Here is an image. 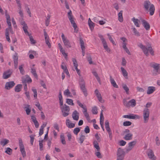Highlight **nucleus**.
Instances as JSON below:
<instances>
[{
  "label": "nucleus",
  "mask_w": 160,
  "mask_h": 160,
  "mask_svg": "<svg viewBox=\"0 0 160 160\" xmlns=\"http://www.w3.org/2000/svg\"><path fill=\"white\" fill-rule=\"evenodd\" d=\"M78 81L81 89L83 92L84 96L85 97L87 96L88 94L85 88V82L84 79L82 77H80L79 78Z\"/></svg>",
  "instance_id": "1"
},
{
  "label": "nucleus",
  "mask_w": 160,
  "mask_h": 160,
  "mask_svg": "<svg viewBox=\"0 0 160 160\" xmlns=\"http://www.w3.org/2000/svg\"><path fill=\"white\" fill-rule=\"evenodd\" d=\"M9 142L8 140L6 139H4L0 141V144L3 146H4Z\"/></svg>",
  "instance_id": "27"
},
{
  "label": "nucleus",
  "mask_w": 160,
  "mask_h": 160,
  "mask_svg": "<svg viewBox=\"0 0 160 160\" xmlns=\"http://www.w3.org/2000/svg\"><path fill=\"white\" fill-rule=\"evenodd\" d=\"M60 139L63 145L66 144V141L64 135L62 134L60 135Z\"/></svg>",
  "instance_id": "35"
},
{
  "label": "nucleus",
  "mask_w": 160,
  "mask_h": 160,
  "mask_svg": "<svg viewBox=\"0 0 160 160\" xmlns=\"http://www.w3.org/2000/svg\"><path fill=\"white\" fill-rule=\"evenodd\" d=\"M123 88L127 94H129V88L126 85H124L123 86Z\"/></svg>",
  "instance_id": "46"
},
{
  "label": "nucleus",
  "mask_w": 160,
  "mask_h": 160,
  "mask_svg": "<svg viewBox=\"0 0 160 160\" xmlns=\"http://www.w3.org/2000/svg\"><path fill=\"white\" fill-rule=\"evenodd\" d=\"M147 154L148 158L153 160H155L156 159V157L154 155L153 151L151 149L148 150Z\"/></svg>",
  "instance_id": "11"
},
{
  "label": "nucleus",
  "mask_w": 160,
  "mask_h": 160,
  "mask_svg": "<svg viewBox=\"0 0 160 160\" xmlns=\"http://www.w3.org/2000/svg\"><path fill=\"white\" fill-rule=\"evenodd\" d=\"M88 24L91 30L92 31L93 30L94 27V23L92 22H89L88 23Z\"/></svg>",
  "instance_id": "45"
},
{
  "label": "nucleus",
  "mask_w": 160,
  "mask_h": 160,
  "mask_svg": "<svg viewBox=\"0 0 160 160\" xmlns=\"http://www.w3.org/2000/svg\"><path fill=\"white\" fill-rule=\"evenodd\" d=\"M45 42L46 44L48 46V47L49 48H51V43L49 42V39H47L45 40Z\"/></svg>",
  "instance_id": "57"
},
{
  "label": "nucleus",
  "mask_w": 160,
  "mask_h": 160,
  "mask_svg": "<svg viewBox=\"0 0 160 160\" xmlns=\"http://www.w3.org/2000/svg\"><path fill=\"white\" fill-rule=\"evenodd\" d=\"M79 113L76 110L74 111L72 114L73 119L75 120L78 121L79 119Z\"/></svg>",
  "instance_id": "15"
},
{
  "label": "nucleus",
  "mask_w": 160,
  "mask_h": 160,
  "mask_svg": "<svg viewBox=\"0 0 160 160\" xmlns=\"http://www.w3.org/2000/svg\"><path fill=\"white\" fill-rule=\"evenodd\" d=\"M5 152L8 155H10L12 153V150L9 148H7Z\"/></svg>",
  "instance_id": "36"
},
{
  "label": "nucleus",
  "mask_w": 160,
  "mask_h": 160,
  "mask_svg": "<svg viewBox=\"0 0 160 160\" xmlns=\"http://www.w3.org/2000/svg\"><path fill=\"white\" fill-rule=\"evenodd\" d=\"M68 15L69 19L73 27L74 30L76 31V32H77L78 31V30L77 29V27L75 21L73 20V17L72 15V11L71 10H70L69 12H68Z\"/></svg>",
  "instance_id": "5"
},
{
  "label": "nucleus",
  "mask_w": 160,
  "mask_h": 160,
  "mask_svg": "<svg viewBox=\"0 0 160 160\" xmlns=\"http://www.w3.org/2000/svg\"><path fill=\"white\" fill-rule=\"evenodd\" d=\"M61 109L62 115L64 117H66L68 115L70 110V108L68 106L65 104L64 106L61 107Z\"/></svg>",
  "instance_id": "6"
},
{
  "label": "nucleus",
  "mask_w": 160,
  "mask_h": 160,
  "mask_svg": "<svg viewBox=\"0 0 160 160\" xmlns=\"http://www.w3.org/2000/svg\"><path fill=\"white\" fill-rule=\"evenodd\" d=\"M39 145L40 147V151L43 150V145L42 144L43 140L39 141Z\"/></svg>",
  "instance_id": "51"
},
{
  "label": "nucleus",
  "mask_w": 160,
  "mask_h": 160,
  "mask_svg": "<svg viewBox=\"0 0 160 160\" xmlns=\"http://www.w3.org/2000/svg\"><path fill=\"white\" fill-rule=\"evenodd\" d=\"M70 92L68 89H67L65 90L64 92V94L65 95H66L67 96H69L70 94Z\"/></svg>",
  "instance_id": "55"
},
{
  "label": "nucleus",
  "mask_w": 160,
  "mask_h": 160,
  "mask_svg": "<svg viewBox=\"0 0 160 160\" xmlns=\"http://www.w3.org/2000/svg\"><path fill=\"white\" fill-rule=\"evenodd\" d=\"M110 81L111 84L114 87L116 88H118V86L117 84L115 81L114 79L112 78L111 76H110Z\"/></svg>",
  "instance_id": "22"
},
{
  "label": "nucleus",
  "mask_w": 160,
  "mask_h": 160,
  "mask_svg": "<svg viewBox=\"0 0 160 160\" xmlns=\"http://www.w3.org/2000/svg\"><path fill=\"white\" fill-rule=\"evenodd\" d=\"M80 41L81 49H85L84 42L82 38H80Z\"/></svg>",
  "instance_id": "34"
},
{
  "label": "nucleus",
  "mask_w": 160,
  "mask_h": 160,
  "mask_svg": "<svg viewBox=\"0 0 160 160\" xmlns=\"http://www.w3.org/2000/svg\"><path fill=\"white\" fill-rule=\"evenodd\" d=\"M31 72L34 75L35 78L36 79H38V76L36 73V69L34 68H31Z\"/></svg>",
  "instance_id": "25"
},
{
  "label": "nucleus",
  "mask_w": 160,
  "mask_h": 160,
  "mask_svg": "<svg viewBox=\"0 0 160 160\" xmlns=\"http://www.w3.org/2000/svg\"><path fill=\"white\" fill-rule=\"evenodd\" d=\"M30 40L32 44H35L36 43L35 41L33 39V38L32 36H30L29 37Z\"/></svg>",
  "instance_id": "63"
},
{
  "label": "nucleus",
  "mask_w": 160,
  "mask_h": 160,
  "mask_svg": "<svg viewBox=\"0 0 160 160\" xmlns=\"http://www.w3.org/2000/svg\"><path fill=\"white\" fill-rule=\"evenodd\" d=\"M152 105V103L151 102H148L146 105L145 108H150Z\"/></svg>",
  "instance_id": "56"
},
{
  "label": "nucleus",
  "mask_w": 160,
  "mask_h": 160,
  "mask_svg": "<svg viewBox=\"0 0 160 160\" xmlns=\"http://www.w3.org/2000/svg\"><path fill=\"white\" fill-rule=\"evenodd\" d=\"M22 28H23V29L24 31V33H25V34H27L28 35H29V33L27 30V29L28 28V26H26L23 27Z\"/></svg>",
  "instance_id": "42"
},
{
  "label": "nucleus",
  "mask_w": 160,
  "mask_h": 160,
  "mask_svg": "<svg viewBox=\"0 0 160 160\" xmlns=\"http://www.w3.org/2000/svg\"><path fill=\"white\" fill-rule=\"evenodd\" d=\"M84 131L86 133H89L90 132V129L88 126H86L84 129Z\"/></svg>",
  "instance_id": "61"
},
{
  "label": "nucleus",
  "mask_w": 160,
  "mask_h": 160,
  "mask_svg": "<svg viewBox=\"0 0 160 160\" xmlns=\"http://www.w3.org/2000/svg\"><path fill=\"white\" fill-rule=\"evenodd\" d=\"M25 7L26 10L27 11V13L31 17V13L29 8L28 7L27 5H25Z\"/></svg>",
  "instance_id": "52"
},
{
  "label": "nucleus",
  "mask_w": 160,
  "mask_h": 160,
  "mask_svg": "<svg viewBox=\"0 0 160 160\" xmlns=\"http://www.w3.org/2000/svg\"><path fill=\"white\" fill-rule=\"evenodd\" d=\"M122 11H121L118 13V20L120 22H122L123 21L122 17Z\"/></svg>",
  "instance_id": "24"
},
{
  "label": "nucleus",
  "mask_w": 160,
  "mask_h": 160,
  "mask_svg": "<svg viewBox=\"0 0 160 160\" xmlns=\"http://www.w3.org/2000/svg\"><path fill=\"white\" fill-rule=\"evenodd\" d=\"M123 102L124 105L127 108L133 107L136 105V101L134 99H132L127 102L126 99H124L123 100Z\"/></svg>",
  "instance_id": "2"
},
{
  "label": "nucleus",
  "mask_w": 160,
  "mask_h": 160,
  "mask_svg": "<svg viewBox=\"0 0 160 160\" xmlns=\"http://www.w3.org/2000/svg\"><path fill=\"white\" fill-rule=\"evenodd\" d=\"M80 131V129L79 128H75L74 129L73 133L77 135Z\"/></svg>",
  "instance_id": "50"
},
{
  "label": "nucleus",
  "mask_w": 160,
  "mask_h": 160,
  "mask_svg": "<svg viewBox=\"0 0 160 160\" xmlns=\"http://www.w3.org/2000/svg\"><path fill=\"white\" fill-rule=\"evenodd\" d=\"M22 88V85L21 84H18L15 86V92H19L20 91L21 89Z\"/></svg>",
  "instance_id": "29"
},
{
  "label": "nucleus",
  "mask_w": 160,
  "mask_h": 160,
  "mask_svg": "<svg viewBox=\"0 0 160 160\" xmlns=\"http://www.w3.org/2000/svg\"><path fill=\"white\" fill-rule=\"evenodd\" d=\"M66 102L70 105H73L74 103L73 102V101L72 99H66Z\"/></svg>",
  "instance_id": "39"
},
{
  "label": "nucleus",
  "mask_w": 160,
  "mask_h": 160,
  "mask_svg": "<svg viewBox=\"0 0 160 160\" xmlns=\"http://www.w3.org/2000/svg\"><path fill=\"white\" fill-rule=\"evenodd\" d=\"M15 85V83L13 81L7 82L5 85V88L9 90L12 88Z\"/></svg>",
  "instance_id": "14"
},
{
  "label": "nucleus",
  "mask_w": 160,
  "mask_h": 160,
  "mask_svg": "<svg viewBox=\"0 0 160 160\" xmlns=\"http://www.w3.org/2000/svg\"><path fill=\"white\" fill-rule=\"evenodd\" d=\"M61 68L63 70H65L66 69H67V68L66 66L65 65V64L64 62H63L62 63V64L61 65Z\"/></svg>",
  "instance_id": "59"
},
{
  "label": "nucleus",
  "mask_w": 160,
  "mask_h": 160,
  "mask_svg": "<svg viewBox=\"0 0 160 160\" xmlns=\"http://www.w3.org/2000/svg\"><path fill=\"white\" fill-rule=\"evenodd\" d=\"M141 22L142 25L146 30H148L150 29V24L147 21L142 19L141 20Z\"/></svg>",
  "instance_id": "12"
},
{
  "label": "nucleus",
  "mask_w": 160,
  "mask_h": 160,
  "mask_svg": "<svg viewBox=\"0 0 160 160\" xmlns=\"http://www.w3.org/2000/svg\"><path fill=\"white\" fill-rule=\"evenodd\" d=\"M19 145L20 148V151L23 157L26 156V152L25 150L24 146L23 144L21 138L19 139Z\"/></svg>",
  "instance_id": "10"
},
{
  "label": "nucleus",
  "mask_w": 160,
  "mask_h": 160,
  "mask_svg": "<svg viewBox=\"0 0 160 160\" xmlns=\"http://www.w3.org/2000/svg\"><path fill=\"white\" fill-rule=\"evenodd\" d=\"M5 36L8 41V42H11V40L9 38V32H8L7 29L5 30Z\"/></svg>",
  "instance_id": "31"
},
{
  "label": "nucleus",
  "mask_w": 160,
  "mask_h": 160,
  "mask_svg": "<svg viewBox=\"0 0 160 160\" xmlns=\"http://www.w3.org/2000/svg\"><path fill=\"white\" fill-rule=\"evenodd\" d=\"M107 35L108 37L109 40L112 43V44L113 45H116L115 42L113 40V39L111 37V36L109 34H107Z\"/></svg>",
  "instance_id": "49"
},
{
  "label": "nucleus",
  "mask_w": 160,
  "mask_h": 160,
  "mask_svg": "<svg viewBox=\"0 0 160 160\" xmlns=\"http://www.w3.org/2000/svg\"><path fill=\"white\" fill-rule=\"evenodd\" d=\"M65 46L67 48H69L71 47V45L68 39H66L63 41Z\"/></svg>",
  "instance_id": "20"
},
{
  "label": "nucleus",
  "mask_w": 160,
  "mask_h": 160,
  "mask_svg": "<svg viewBox=\"0 0 160 160\" xmlns=\"http://www.w3.org/2000/svg\"><path fill=\"white\" fill-rule=\"evenodd\" d=\"M12 72L8 70L4 72L3 74V78L4 79H6L10 77L11 75Z\"/></svg>",
  "instance_id": "18"
},
{
  "label": "nucleus",
  "mask_w": 160,
  "mask_h": 160,
  "mask_svg": "<svg viewBox=\"0 0 160 160\" xmlns=\"http://www.w3.org/2000/svg\"><path fill=\"white\" fill-rule=\"evenodd\" d=\"M151 4H151L150 2L149 1H146L144 2L143 5L144 8L146 11L148 12L149 7V6L150 7Z\"/></svg>",
  "instance_id": "17"
},
{
  "label": "nucleus",
  "mask_w": 160,
  "mask_h": 160,
  "mask_svg": "<svg viewBox=\"0 0 160 160\" xmlns=\"http://www.w3.org/2000/svg\"><path fill=\"white\" fill-rule=\"evenodd\" d=\"M121 69L123 76L125 77H127L128 74L126 70L122 67H121Z\"/></svg>",
  "instance_id": "30"
},
{
  "label": "nucleus",
  "mask_w": 160,
  "mask_h": 160,
  "mask_svg": "<svg viewBox=\"0 0 160 160\" xmlns=\"http://www.w3.org/2000/svg\"><path fill=\"white\" fill-rule=\"evenodd\" d=\"M83 113V114H84V115L85 117L86 118L88 122H89L90 120V118L89 114L87 112H84V113Z\"/></svg>",
  "instance_id": "48"
},
{
  "label": "nucleus",
  "mask_w": 160,
  "mask_h": 160,
  "mask_svg": "<svg viewBox=\"0 0 160 160\" xmlns=\"http://www.w3.org/2000/svg\"><path fill=\"white\" fill-rule=\"evenodd\" d=\"M32 91H33L34 93V97L35 99H36L37 97V90L34 88H32Z\"/></svg>",
  "instance_id": "40"
},
{
  "label": "nucleus",
  "mask_w": 160,
  "mask_h": 160,
  "mask_svg": "<svg viewBox=\"0 0 160 160\" xmlns=\"http://www.w3.org/2000/svg\"><path fill=\"white\" fill-rule=\"evenodd\" d=\"M133 30V31L134 33V35L137 36H139V32L137 31V30L135 28H132Z\"/></svg>",
  "instance_id": "53"
},
{
  "label": "nucleus",
  "mask_w": 160,
  "mask_h": 160,
  "mask_svg": "<svg viewBox=\"0 0 160 160\" xmlns=\"http://www.w3.org/2000/svg\"><path fill=\"white\" fill-rule=\"evenodd\" d=\"M155 141L156 145L158 146H159L160 144V142L158 137H156Z\"/></svg>",
  "instance_id": "64"
},
{
  "label": "nucleus",
  "mask_w": 160,
  "mask_h": 160,
  "mask_svg": "<svg viewBox=\"0 0 160 160\" xmlns=\"http://www.w3.org/2000/svg\"><path fill=\"white\" fill-rule=\"evenodd\" d=\"M35 135H31L30 136V143L32 145H33V142L34 139V136Z\"/></svg>",
  "instance_id": "44"
},
{
  "label": "nucleus",
  "mask_w": 160,
  "mask_h": 160,
  "mask_svg": "<svg viewBox=\"0 0 160 160\" xmlns=\"http://www.w3.org/2000/svg\"><path fill=\"white\" fill-rule=\"evenodd\" d=\"M93 144L94 147L97 150V151H100V148L98 145V142L96 140L94 141L93 142Z\"/></svg>",
  "instance_id": "26"
},
{
  "label": "nucleus",
  "mask_w": 160,
  "mask_h": 160,
  "mask_svg": "<svg viewBox=\"0 0 160 160\" xmlns=\"http://www.w3.org/2000/svg\"><path fill=\"white\" fill-rule=\"evenodd\" d=\"M132 134L129 133L126 134L124 137V138L126 140H131L132 139Z\"/></svg>",
  "instance_id": "28"
},
{
  "label": "nucleus",
  "mask_w": 160,
  "mask_h": 160,
  "mask_svg": "<svg viewBox=\"0 0 160 160\" xmlns=\"http://www.w3.org/2000/svg\"><path fill=\"white\" fill-rule=\"evenodd\" d=\"M132 124V122L129 121L124 122L123 123V125L124 126H130Z\"/></svg>",
  "instance_id": "37"
},
{
  "label": "nucleus",
  "mask_w": 160,
  "mask_h": 160,
  "mask_svg": "<svg viewBox=\"0 0 160 160\" xmlns=\"http://www.w3.org/2000/svg\"><path fill=\"white\" fill-rule=\"evenodd\" d=\"M149 115V110L147 108H144L142 111V116L144 123H147L148 122Z\"/></svg>",
  "instance_id": "3"
},
{
  "label": "nucleus",
  "mask_w": 160,
  "mask_h": 160,
  "mask_svg": "<svg viewBox=\"0 0 160 160\" xmlns=\"http://www.w3.org/2000/svg\"><path fill=\"white\" fill-rule=\"evenodd\" d=\"M141 48L142 49L144 54L147 56L148 55V51L152 55H153L154 54V51L151 47H148V48H147L141 44Z\"/></svg>",
  "instance_id": "4"
},
{
  "label": "nucleus",
  "mask_w": 160,
  "mask_h": 160,
  "mask_svg": "<svg viewBox=\"0 0 160 160\" xmlns=\"http://www.w3.org/2000/svg\"><path fill=\"white\" fill-rule=\"evenodd\" d=\"M92 113L94 114H96L98 113V111L96 107H94L92 109Z\"/></svg>",
  "instance_id": "58"
},
{
  "label": "nucleus",
  "mask_w": 160,
  "mask_h": 160,
  "mask_svg": "<svg viewBox=\"0 0 160 160\" xmlns=\"http://www.w3.org/2000/svg\"><path fill=\"white\" fill-rule=\"evenodd\" d=\"M132 20L134 22V24L137 27H139V25L138 23V22L139 21V20L137 19H136L134 18H133L132 19Z\"/></svg>",
  "instance_id": "32"
},
{
  "label": "nucleus",
  "mask_w": 160,
  "mask_h": 160,
  "mask_svg": "<svg viewBox=\"0 0 160 160\" xmlns=\"http://www.w3.org/2000/svg\"><path fill=\"white\" fill-rule=\"evenodd\" d=\"M156 90V88L153 86H149L147 90V94L148 95L151 94Z\"/></svg>",
  "instance_id": "13"
},
{
  "label": "nucleus",
  "mask_w": 160,
  "mask_h": 160,
  "mask_svg": "<svg viewBox=\"0 0 160 160\" xmlns=\"http://www.w3.org/2000/svg\"><path fill=\"white\" fill-rule=\"evenodd\" d=\"M155 10V8L154 5L153 4H152L149 9H148V11L149 12V14L150 15L152 16L153 15Z\"/></svg>",
  "instance_id": "19"
},
{
  "label": "nucleus",
  "mask_w": 160,
  "mask_h": 160,
  "mask_svg": "<svg viewBox=\"0 0 160 160\" xmlns=\"http://www.w3.org/2000/svg\"><path fill=\"white\" fill-rule=\"evenodd\" d=\"M24 109H25L27 114L28 115H29L31 111L30 105H27L26 106L24 107Z\"/></svg>",
  "instance_id": "23"
},
{
  "label": "nucleus",
  "mask_w": 160,
  "mask_h": 160,
  "mask_svg": "<svg viewBox=\"0 0 160 160\" xmlns=\"http://www.w3.org/2000/svg\"><path fill=\"white\" fill-rule=\"evenodd\" d=\"M150 66L153 68V75H157L160 67V64L154 62L151 63L150 64Z\"/></svg>",
  "instance_id": "8"
},
{
  "label": "nucleus",
  "mask_w": 160,
  "mask_h": 160,
  "mask_svg": "<svg viewBox=\"0 0 160 160\" xmlns=\"http://www.w3.org/2000/svg\"><path fill=\"white\" fill-rule=\"evenodd\" d=\"M125 153V152L123 149L120 148H119L117 151V160H123L124 158Z\"/></svg>",
  "instance_id": "9"
},
{
  "label": "nucleus",
  "mask_w": 160,
  "mask_h": 160,
  "mask_svg": "<svg viewBox=\"0 0 160 160\" xmlns=\"http://www.w3.org/2000/svg\"><path fill=\"white\" fill-rule=\"evenodd\" d=\"M85 139V136L83 135L80 136L79 138L80 143L81 144H82Z\"/></svg>",
  "instance_id": "41"
},
{
  "label": "nucleus",
  "mask_w": 160,
  "mask_h": 160,
  "mask_svg": "<svg viewBox=\"0 0 160 160\" xmlns=\"http://www.w3.org/2000/svg\"><path fill=\"white\" fill-rule=\"evenodd\" d=\"M23 65H22L21 66H19V69L20 73L22 75L24 74V71L23 68Z\"/></svg>",
  "instance_id": "38"
},
{
  "label": "nucleus",
  "mask_w": 160,
  "mask_h": 160,
  "mask_svg": "<svg viewBox=\"0 0 160 160\" xmlns=\"http://www.w3.org/2000/svg\"><path fill=\"white\" fill-rule=\"evenodd\" d=\"M95 155L98 158H101L102 157V156L100 152V151H97V152H95Z\"/></svg>",
  "instance_id": "47"
},
{
  "label": "nucleus",
  "mask_w": 160,
  "mask_h": 160,
  "mask_svg": "<svg viewBox=\"0 0 160 160\" xmlns=\"http://www.w3.org/2000/svg\"><path fill=\"white\" fill-rule=\"evenodd\" d=\"M44 35L45 37V39H49V37L48 35V34L47 33V32L45 29H44Z\"/></svg>",
  "instance_id": "54"
},
{
  "label": "nucleus",
  "mask_w": 160,
  "mask_h": 160,
  "mask_svg": "<svg viewBox=\"0 0 160 160\" xmlns=\"http://www.w3.org/2000/svg\"><path fill=\"white\" fill-rule=\"evenodd\" d=\"M13 60H14V66L15 68H17L18 67V58L17 56V55H15L14 57H13Z\"/></svg>",
  "instance_id": "21"
},
{
  "label": "nucleus",
  "mask_w": 160,
  "mask_h": 160,
  "mask_svg": "<svg viewBox=\"0 0 160 160\" xmlns=\"http://www.w3.org/2000/svg\"><path fill=\"white\" fill-rule=\"evenodd\" d=\"M135 144V142L134 141H132L131 142L128 143V146L133 148V147Z\"/></svg>",
  "instance_id": "62"
},
{
  "label": "nucleus",
  "mask_w": 160,
  "mask_h": 160,
  "mask_svg": "<svg viewBox=\"0 0 160 160\" xmlns=\"http://www.w3.org/2000/svg\"><path fill=\"white\" fill-rule=\"evenodd\" d=\"M92 73L93 74V75L95 76V77L97 79V80L98 81V82L99 83H100V78L98 76V74L97 73V72L95 71L92 72Z\"/></svg>",
  "instance_id": "33"
},
{
  "label": "nucleus",
  "mask_w": 160,
  "mask_h": 160,
  "mask_svg": "<svg viewBox=\"0 0 160 160\" xmlns=\"http://www.w3.org/2000/svg\"><path fill=\"white\" fill-rule=\"evenodd\" d=\"M98 36L100 38L101 40L102 41L104 49L108 52L110 53L111 52V50L109 48H108L107 43L105 39L103 38V36L100 34H98Z\"/></svg>",
  "instance_id": "7"
},
{
  "label": "nucleus",
  "mask_w": 160,
  "mask_h": 160,
  "mask_svg": "<svg viewBox=\"0 0 160 160\" xmlns=\"http://www.w3.org/2000/svg\"><path fill=\"white\" fill-rule=\"evenodd\" d=\"M72 61L74 67L78 66V64L75 58H72Z\"/></svg>",
  "instance_id": "60"
},
{
  "label": "nucleus",
  "mask_w": 160,
  "mask_h": 160,
  "mask_svg": "<svg viewBox=\"0 0 160 160\" xmlns=\"http://www.w3.org/2000/svg\"><path fill=\"white\" fill-rule=\"evenodd\" d=\"M102 110L100 113V123L101 121L103 123L104 121V117L102 114Z\"/></svg>",
  "instance_id": "43"
},
{
  "label": "nucleus",
  "mask_w": 160,
  "mask_h": 160,
  "mask_svg": "<svg viewBox=\"0 0 160 160\" xmlns=\"http://www.w3.org/2000/svg\"><path fill=\"white\" fill-rule=\"evenodd\" d=\"M123 118L131 119H134L136 118H138L139 116L136 115H133L131 114L129 115H124L123 116Z\"/></svg>",
  "instance_id": "16"
}]
</instances>
